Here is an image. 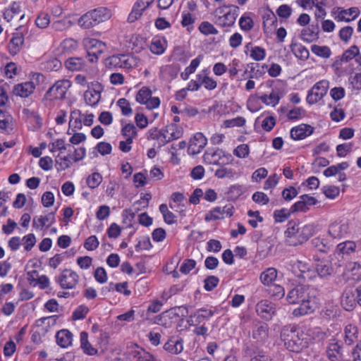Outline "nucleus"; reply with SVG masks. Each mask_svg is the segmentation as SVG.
<instances>
[{"label": "nucleus", "mask_w": 361, "mask_h": 361, "mask_svg": "<svg viewBox=\"0 0 361 361\" xmlns=\"http://www.w3.org/2000/svg\"><path fill=\"white\" fill-rule=\"evenodd\" d=\"M154 0H137L128 15V22L134 23L141 18L143 12L147 9Z\"/></svg>", "instance_id": "10"}, {"label": "nucleus", "mask_w": 361, "mask_h": 361, "mask_svg": "<svg viewBox=\"0 0 361 361\" xmlns=\"http://www.w3.org/2000/svg\"><path fill=\"white\" fill-rule=\"evenodd\" d=\"M315 270L322 279H327L334 274L332 264L328 260L319 261L315 265Z\"/></svg>", "instance_id": "21"}, {"label": "nucleus", "mask_w": 361, "mask_h": 361, "mask_svg": "<svg viewBox=\"0 0 361 361\" xmlns=\"http://www.w3.org/2000/svg\"><path fill=\"white\" fill-rule=\"evenodd\" d=\"M207 142V138L202 133H197L194 137L190 139L188 152L190 154H197L206 146Z\"/></svg>", "instance_id": "15"}, {"label": "nucleus", "mask_w": 361, "mask_h": 361, "mask_svg": "<svg viewBox=\"0 0 361 361\" xmlns=\"http://www.w3.org/2000/svg\"><path fill=\"white\" fill-rule=\"evenodd\" d=\"M348 271L351 273L352 279L355 281L361 279V265L357 262H350Z\"/></svg>", "instance_id": "49"}, {"label": "nucleus", "mask_w": 361, "mask_h": 361, "mask_svg": "<svg viewBox=\"0 0 361 361\" xmlns=\"http://www.w3.org/2000/svg\"><path fill=\"white\" fill-rule=\"evenodd\" d=\"M301 37L303 41L312 42L319 38L318 31L310 27L303 29L301 33Z\"/></svg>", "instance_id": "45"}, {"label": "nucleus", "mask_w": 361, "mask_h": 361, "mask_svg": "<svg viewBox=\"0 0 361 361\" xmlns=\"http://www.w3.org/2000/svg\"><path fill=\"white\" fill-rule=\"evenodd\" d=\"M314 305L308 298L301 301L300 306L293 310L292 314L294 317H302L308 314H311L314 312Z\"/></svg>", "instance_id": "28"}, {"label": "nucleus", "mask_w": 361, "mask_h": 361, "mask_svg": "<svg viewBox=\"0 0 361 361\" xmlns=\"http://www.w3.org/2000/svg\"><path fill=\"white\" fill-rule=\"evenodd\" d=\"M80 347L83 352L88 355H94L97 353V350L94 348L88 341V334L85 331H82L80 335Z\"/></svg>", "instance_id": "35"}, {"label": "nucleus", "mask_w": 361, "mask_h": 361, "mask_svg": "<svg viewBox=\"0 0 361 361\" xmlns=\"http://www.w3.org/2000/svg\"><path fill=\"white\" fill-rule=\"evenodd\" d=\"M148 139L157 140L159 147L165 145L166 143L170 142L168 139L164 128L158 130L157 128H152L148 131Z\"/></svg>", "instance_id": "29"}, {"label": "nucleus", "mask_w": 361, "mask_h": 361, "mask_svg": "<svg viewBox=\"0 0 361 361\" xmlns=\"http://www.w3.org/2000/svg\"><path fill=\"white\" fill-rule=\"evenodd\" d=\"M66 67L71 71H79L85 66V61L80 57H71L65 61Z\"/></svg>", "instance_id": "34"}, {"label": "nucleus", "mask_w": 361, "mask_h": 361, "mask_svg": "<svg viewBox=\"0 0 361 361\" xmlns=\"http://www.w3.org/2000/svg\"><path fill=\"white\" fill-rule=\"evenodd\" d=\"M268 329L267 324L258 322L253 327L252 338L257 341H264L268 336Z\"/></svg>", "instance_id": "30"}, {"label": "nucleus", "mask_w": 361, "mask_h": 361, "mask_svg": "<svg viewBox=\"0 0 361 361\" xmlns=\"http://www.w3.org/2000/svg\"><path fill=\"white\" fill-rule=\"evenodd\" d=\"M102 181V176L100 173L95 172L87 178V184L92 189L97 188Z\"/></svg>", "instance_id": "47"}, {"label": "nucleus", "mask_w": 361, "mask_h": 361, "mask_svg": "<svg viewBox=\"0 0 361 361\" xmlns=\"http://www.w3.org/2000/svg\"><path fill=\"white\" fill-rule=\"evenodd\" d=\"M35 89V85L33 82H25L16 85L13 92L16 96L25 98L32 94Z\"/></svg>", "instance_id": "23"}, {"label": "nucleus", "mask_w": 361, "mask_h": 361, "mask_svg": "<svg viewBox=\"0 0 361 361\" xmlns=\"http://www.w3.org/2000/svg\"><path fill=\"white\" fill-rule=\"evenodd\" d=\"M23 43L24 37L23 34L20 32L14 33L8 45L9 54L13 56L18 54L20 51Z\"/></svg>", "instance_id": "24"}, {"label": "nucleus", "mask_w": 361, "mask_h": 361, "mask_svg": "<svg viewBox=\"0 0 361 361\" xmlns=\"http://www.w3.org/2000/svg\"><path fill=\"white\" fill-rule=\"evenodd\" d=\"M307 298H309L307 288L305 286L300 285L288 291L286 296V300L290 304H295Z\"/></svg>", "instance_id": "13"}, {"label": "nucleus", "mask_w": 361, "mask_h": 361, "mask_svg": "<svg viewBox=\"0 0 361 361\" xmlns=\"http://www.w3.org/2000/svg\"><path fill=\"white\" fill-rule=\"evenodd\" d=\"M164 130L166 135H169V136H168V139H169L170 141L181 137L183 134V128L176 123H171L166 126L164 128Z\"/></svg>", "instance_id": "38"}, {"label": "nucleus", "mask_w": 361, "mask_h": 361, "mask_svg": "<svg viewBox=\"0 0 361 361\" xmlns=\"http://www.w3.org/2000/svg\"><path fill=\"white\" fill-rule=\"evenodd\" d=\"M79 276L78 274L71 269H64L59 276L56 281L63 289L74 288L78 284Z\"/></svg>", "instance_id": "9"}, {"label": "nucleus", "mask_w": 361, "mask_h": 361, "mask_svg": "<svg viewBox=\"0 0 361 361\" xmlns=\"http://www.w3.org/2000/svg\"><path fill=\"white\" fill-rule=\"evenodd\" d=\"M245 123V119L242 116H238L236 118L226 120L224 123V125L226 128H232V127H241L244 126Z\"/></svg>", "instance_id": "60"}, {"label": "nucleus", "mask_w": 361, "mask_h": 361, "mask_svg": "<svg viewBox=\"0 0 361 361\" xmlns=\"http://www.w3.org/2000/svg\"><path fill=\"white\" fill-rule=\"evenodd\" d=\"M322 190L325 196L330 199H335L340 192L339 188L334 185L324 186Z\"/></svg>", "instance_id": "55"}, {"label": "nucleus", "mask_w": 361, "mask_h": 361, "mask_svg": "<svg viewBox=\"0 0 361 361\" xmlns=\"http://www.w3.org/2000/svg\"><path fill=\"white\" fill-rule=\"evenodd\" d=\"M326 354L329 361H338L342 355L341 346L336 338L329 340Z\"/></svg>", "instance_id": "20"}, {"label": "nucleus", "mask_w": 361, "mask_h": 361, "mask_svg": "<svg viewBox=\"0 0 361 361\" xmlns=\"http://www.w3.org/2000/svg\"><path fill=\"white\" fill-rule=\"evenodd\" d=\"M152 96V91L149 87H142L137 92L135 99L140 104L147 102V99Z\"/></svg>", "instance_id": "48"}, {"label": "nucleus", "mask_w": 361, "mask_h": 361, "mask_svg": "<svg viewBox=\"0 0 361 361\" xmlns=\"http://www.w3.org/2000/svg\"><path fill=\"white\" fill-rule=\"evenodd\" d=\"M329 87V82L326 80H322L316 82L312 87L307 91L306 102L310 105L319 102L326 94Z\"/></svg>", "instance_id": "6"}, {"label": "nucleus", "mask_w": 361, "mask_h": 361, "mask_svg": "<svg viewBox=\"0 0 361 361\" xmlns=\"http://www.w3.org/2000/svg\"><path fill=\"white\" fill-rule=\"evenodd\" d=\"M235 172L231 168H226L225 166H221L215 171V176L218 178H233Z\"/></svg>", "instance_id": "51"}, {"label": "nucleus", "mask_w": 361, "mask_h": 361, "mask_svg": "<svg viewBox=\"0 0 361 361\" xmlns=\"http://www.w3.org/2000/svg\"><path fill=\"white\" fill-rule=\"evenodd\" d=\"M92 88L85 92L84 98L87 105L95 106L101 99V92L103 91L102 85L98 82L92 83Z\"/></svg>", "instance_id": "11"}, {"label": "nucleus", "mask_w": 361, "mask_h": 361, "mask_svg": "<svg viewBox=\"0 0 361 361\" xmlns=\"http://www.w3.org/2000/svg\"><path fill=\"white\" fill-rule=\"evenodd\" d=\"M315 229L316 226L312 224L300 226L294 221H290L286 232V241L290 246L302 245L314 234Z\"/></svg>", "instance_id": "1"}, {"label": "nucleus", "mask_w": 361, "mask_h": 361, "mask_svg": "<svg viewBox=\"0 0 361 361\" xmlns=\"http://www.w3.org/2000/svg\"><path fill=\"white\" fill-rule=\"evenodd\" d=\"M111 17L110 11L105 7H99L82 15L78 20V25L82 29H90Z\"/></svg>", "instance_id": "3"}, {"label": "nucleus", "mask_w": 361, "mask_h": 361, "mask_svg": "<svg viewBox=\"0 0 361 361\" xmlns=\"http://www.w3.org/2000/svg\"><path fill=\"white\" fill-rule=\"evenodd\" d=\"M256 312L264 319L269 320L275 314L276 308L272 302L267 300H262L257 304Z\"/></svg>", "instance_id": "14"}, {"label": "nucleus", "mask_w": 361, "mask_h": 361, "mask_svg": "<svg viewBox=\"0 0 361 361\" xmlns=\"http://www.w3.org/2000/svg\"><path fill=\"white\" fill-rule=\"evenodd\" d=\"M71 82L68 80L56 81L45 93L43 100L45 104L54 99L61 100L65 98L68 90L71 87Z\"/></svg>", "instance_id": "5"}, {"label": "nucleus", "mask_w": 361, "mask_h": 361, "mask_svg": "<svg viewBox=\"0 0 361 361\" xmlns=\"http://www.w3.org/2000/svg\"><path fill=\"white\" fill-rule=\"evenodd\" d=\"M291 213H293V212L291 211V209H288L283 208V209H281L279 210H276L274 212V217L275 221H276V222L285 221L286 220H287L288 219V217L290 216Z\"/></svg>", "instance_id": "52"}, {"label": "nucleus", "mask_w": 361, "mask_h": 361, "mask_svg": "<svg viewBox=\"0 0 361 361\" xmlns=\"http://www.w3.org/2000/svg\"><path fill=\"white\" fill-rule=\"evenodd\" d=\"M123 116H129L133 113L129 102L125 98H121L117 102Z\"/></svg>", "instance_id": "57"}, {"label": "nucleus", "mask_w": 361, "mask_h": 361, "mask_svg": "<svg viewBox=\"0 0 361 361\" xmlns=\"http://www.w3.org/2000/svg\"><path fill=\"white\" fill-rule=\"evenodd\" d=\"M344 342L347 345H351L358 341L359 330L355 324H348L343 330Z\"/></svg>", "instance_id": "22"}, {"label": "nucleus", "mask_w": 361, "mask_h": 361, "mask_svg": "<svg viewBox=\"0 0 361 361\" xmlns=\"http://www.w3.org/2000/svg\"><path fill=\"white\" fill-rule=\"evenodd\" d=\"M290 49L296 57L302 60H306L309 57V50L301 44H291Z\"/></svg>", "instance_id": "40"}, {"label": "nucleus", "mask_w": 361, "mask_h": 361, "mask_svg": "<svg viewBox=\"0 0 361 361\" xmlns=\"http://www.w3.org/2000/svg\"><path fill=\"white\" fill-rule=\"evenodd\" d=\"M356 250V244L354 241L347 240L339 243L336 247V252L339 255H350Z\"/></svg>", "instance_id": "37"}, {"label": "nucleus", "mask_w": 361, "mask_h": 361, "mask_svg": "<svg viewBox=\"0 0 361 361\" xmlns=\"http://www.w3.org/2000/svg\"><path fill=\"white\" fill-rule=\"evenodd\" d=\"M349 233V226L347 222L335 221L329 226L328 233L333 238H341Z\"/></svg>", "instance_id": "16"}, {"label": "nucleus", "mask_w": 361, "mask_h": 361, "mask_svg": "<svg viewBox=\"0 0 361 361\" xmlns=\"http://www.w3.org/2000/svg\"><path fill=\"white\" fill-rule=\"evenodd\" d=\"M314 132V128L308 124L302 123L290 130V137L295 140H303Z\"/></svg>", "instance_id": "18"}, {"label": "nucleus", "mask_w": 361, "mask_h": 361, "mask_svg": "<svg viewBox=\"0 0 361 361\" xmlns=\"http://www.w3.org/2000/svg\"><path fill=\"white\" fill-rule=\"evenodd\" d=\"M359 54L360 51L358 47L356 45H353L350 47V49L344 51L341 56V61L348 62L353 58L358 56Z\"/></svg>", "instance_id": "50"}, {"label": "nucleus", "mask_w": 361, "mask_h": 361, "mask_svg": "<svg viewBox=\"0 0 361 361\" xmlns=\"http://www.w3.org/2000/svg\"><path fill=\"white\" fill-rule=\"evenodd\" d=\"M249 152L250 148L246 144H241L233 150V154L241 159L247 157L249 154Z\"/></svg>", "instance_id": "61"}, {"label": "nucleus", "mask_w": 361, "mask_h": 361, "mask_svg": "<svg viewBox=\"0 0 361 361\" xmlns=\"http://www.w3.org/2000/svg\"><path fill=\"white\" fill-rule=\"evenodd\" d=\"M266 56V51L261 47H255L250 50V57L255 61L263 60Z\"/></svg>", "instance_id": "54"}, {"label": "nucleus", "mask_w": 361, "mask_h": 361, "mask_svg": "<svg viewBox=\"0 0 361 361\" xmlns=\"http://www.w3.org/2000/svg\"><path fill=\"white\" fill-rule=\"evenodd\" d=\"M50 23V18L49 14L46 13H41L35 20V24L38 27L45 28Z\"/></svg>", "instance_id": "63"}, {"label": "nucleus", "mask_w": 361, "mask_h": 361, "mask_svg": "<svg viewBox=\"0 0 361 361\" xmlns=\"http://www.w3.org/2000/svg\"><path fill=\"white\" fill-rule=\"evenodd\" d=\"M311 51L315 55L324 59L329 58L331 54V51L327 46L313 44L311 47Z\"/></svg>", "instance_id": "41"}, {"label": "nucleus", "mask_w": 361, "mask_h": 361, "mask_svg": "<svg viewBox=\"0 0 361 361\" xmlns=\"http://www.w3.org/2000/svg\"><path fill=\"white\" fill-rule=\"evenodd\" d=\"M281 338L290 351L298 353L303 348L302 340L299 337L295 326H285L281 330Z\"/></svg>", "instance_id": "4"}, {"label": "nucleus", "mask_w": 361, "mask_h": 361, "mask_svg": "<svg viewBox=\"0 0 361 361\" xmlns=\"http://www.w3.org/2000/svg\"><path fill=\"white\" fill-rule=\"evenodd\" d=\"M89 312V309L85 305L78 306L73 312L72 318L73 320L83 319Z\"/></svg>", "instance_id": "56"}, {"label": "nucleus", "mask_w": 361, "mask_h": 361, "mask_svg": "<svg viewBox=\"0 0 361 361\" xmlns=\"http://www.w3.org/2000/svg\"><path fill=\"white\" fill-rule=\"evenodd\" d=\"M233 207L231 204L226 205L225 207H216L214 208L205 216V221H210L212 220L221 219L224 217L226 214L227 216H231L233 214Z\"/></svg>", "instance_id": "17"}, {"label": "nucleus", "mask_w": 361, "mask_h": 361, "mask_svg": "<svg viewBox=\"0 0 361 361\" xmlns=\"http://www.w3.org/2000/svg\"><path fill=\"white\" fill-rule=\"evenodd\" d=\"M56 343L63 348H66L71 345L73 334L68 329H61L56 334Z\"/></svg>", "instance_id": "27"}, {"label": "nucleus", "mask_w": 361, "mask_h": 361, "mask_svg": "<svg viewBox=\"0 0 361 361\" xmlns=\"http://www.w3.org/2000/svg\"><path fill=\"white\" fill-rule=\"evenodd\" d=\"M239 8L234 5L220 6L214 10L212 21L221 27H231L234 25L238 16Z\"/></svg>", "instance_id": "2"}, {"label": "nucleus", "mask_w": 361, "mask_h": 361, "mask_svg": "<svg viewBox=\"0 0 361 361\" xmlns=\"http://www.w3.org/2000/svg\"><path fill=\"white\" fill-rule=\"evenodd\" d=\"M353 33V28L351 26H345L340 30L339 37L343 42H348L351 38Z\"/></svg>", "instance_id": "64"}, {"label": "nucleus", "mask_w": 361, "mask_h": 361, "mask_svg": "<svg viewBox=\"0 0 361 361\" xmlns=\"http://www.w3.org/2000/svg\"><path fill=\"white\" fill-rule=\"evenodd\" d=\"M83 44L88 49V55L90 57L89 60L92 63L97 61L98 56L102 54L106 49L105 43L93 38L85 39Z\"/></svg>", "instance_id": "8"}, {"label": "nucleus", "mask_w": 361, "mask_h": 361, "mask_svg": "<svg viewBox=\"0 0 361 361\" xmlns=\"http://www.w3.org/2000/svg\"><path fill=\"white\" fill-rule=\"evenodd\" d=\"M72 159L73 156L71 154L63 157L59 154L56 159V163L59 165L61 170H65L71 167Z\"/></svg>", "instance_id": "46"}, {"label": "nucleus", "mask_w": 361, "mask_h": 361, "mask_svg": "<svg viewBox=\"0 0 361 361\" xmlns=\"http://www.w3.org/2000/svg\"><path fill=\"white\" fill-rule=\"evenodd\" d=\"M269 293L271 297L275 300H280L284 297L285 289L281 286L273 283L272 285L269 286Z\"/></svg>", "instance_id": "42"}, {"label": "nucleus", "mask_w": 361, "mask_h": 361, "mask_svg": "<svg viewBox=\"0 0 361 361\" xmlns=\"http://www.w3.org/2000/svg\"><path fill=\"white\" fill-rule=\"evenodd\" d=\"M259 99L266 105L275 106L279 102L280 97L277 92L272 90L269 95L263 94L259 97Z\"/></svg>", "instance_id": "39"}, {"label": "nucleus", "mask_w": 361, "mask_h": 361, "mask_svg": "<svg viewBox=\"0 0 361 361\" xmlns=\"http://www.w3.org/2000/svg\"><path fill=\"white\" fill-rule=\"evenodd\" d=\"M216 312V309L214 310L207 307H202L197 310L190 317V319L188 320V323L190 325H192L193 323L197 324H200L205 321H208L211 317H212Z\"/></svg>", "instance_id": "12"}, {"label": "nucleus", "mask_w": 361, "mask_h": 361, "mask_svg": "<svg viewBox=\"0 0 361 361\" xmlns=\"http://www.w3.org/2000/svg\"><path fill=\"white\" fill-rule=\"evenodd\" d=\"M199 30L204 35H218V30L209 22L203 21L199 25Z\"/></svg>", "instance_id": "44"}, {"label": "nucleus", "mask_w": 361, "mask_h": 361, "mask_svg": "<svg viewBox=\"0 0 361 361\" xmlns=\"http://www.w3.org/2000/svg\"><path fill=\"white\" fill-rule=\"evenodd\" d=\"M204 288L207 291H212L217 286L219 283V279L215 276H209L204 281Z\"/></svg>", "instance_id": "58"}, {"label": "nucleus", "mask_w": 361, "mask_h": 361, "mask_svg": "<svg viewBox=\"0 0 361 361\" xmlns=\"http://www.w3.org/2000/svg\"><path fill=\"white\" fill-rule=\"evenodd\" d=\"M132 356L135 361H161L157 357L141 348L133 350Z\"/></svg>", "instance_id": "32"}, {"label": "nucleus", "mask_w": 361, "mask_h": 361, "mask_svg": "<svg viewBox=\"0 0 361 361\" xmlns=\"http://www.w3.org/2000/svg\"><path fill=\"white\" fill-rule=\"evenodd\" d=\"M164 349L173 355L180 353L183 350V339L178 337H171L164 344Z\"/></svg>", "instance_id": "25"}, {"label": "nucleus", "mask_w": 361, "mask_h": 361, "mask_svg": "<svg viewBox=\"0 0 361 361\" xmlns=\"http://www.w3.org/2000/svg\"><path fill=\"white\" fill-rule=\"evenodd\" d=\"M277 270L274 267H269L261 273L259 279L262 283L269 286L274 283L277 278Z\"/></svg>", "instance_id": "33"}, {"label": "nucleus", "mask_w": 361, "mask_h": 361, "mask_svg": "<svg viewBox=\"0 0 361 361\" xmlns=\"http://www.w3.org/2000/svg\"><path fill=\"white\" fill-rule=\"evenodd\" d=\"M149 48L153 54L158 55L164 53L165 50L164 43L159 39H153Z\"/></svg>", "instance_id": "62"}, {"label": "nucleus", "mask_w": 361, "mask_h": 361, "mask_svg": "<svg viewBox=\"0 0 361 361\" xmlns=\"http://www.w3.org/2000/svg\"><path fill=\"white\" fill-rule=\"evenodd\" d=\"M341 304L346 311H352L357 305L356 296L352 288L345 289L341 298Z\"/></svg>", "instance_id": "19"}, {"label": "nucleus", "mask_w": 361, "mask_h": 361, "mask_svg": "<svg viewBox=\"0 0 361 361\" xmlns=\"http://www.w3.org/2000/svg\"><path fill=\"white\" fill-rule=\"evenodd\" d=\"M310 243L314 248L319 252H327L329 250L326 240L320 237L313 238Z\"/></svg>", "instance_id": "43"}, {"label": "nucleus", "mask_w": 361, "mask_h": 361, "mask_svg": "<svg viewBox=\"0 0 361 361\" xmlns=\"http://www.w3.org/2000/svg\"><path fill=\"white\" fill-rule=\"evenodd\" d=\"M56 221L55 214L54 212H50L46 216H35L32 221V226L35 228H41L44 226L49 227Z\"/></svg>", "instance_id": "26"}, {"label": "nucleus", "mask_w": 361, "mask_h": 361, "mask_svg": "<svg viewBox=\"0 0 361 361\" xmlns=\"http://www.w3.org/2000/svg\"><path fill=\"white\" fill-rule=\"evenodd\" d=\"M239 25L242 30L249 32L254 27V21L249 16H242L239 20Z\"/></svg>", "instance_id": "53"}, {"label": "nucleus", "mask_w": 361, "mask_h": 361, "mask_svg": "<svg viewBox=\"0 0 361 361\" xmlns=\"http://www.w3.org/2000/svg\"><path fill=\"white\" fill-rule=\"evenodd\" d=\"M22 242L24 245V249L26 251H30L32 250V248L35 246L36 243L35 235L33 233L26 235L23 238Z\"/></svg>", "instance_id": "59"}, {"label": "nucleus", "mask_w": 361, "mask_h": 361, "mask_svg": "<svg viewBox=\"0 0 361 361\" xmlns=\"http://www.w3.org/2000/svg\"><path fill=\"white\" fill-rule=\"evenodd\" d=\"M135 65V59L126 54L114 55L106 59V66L109 68L130 69Z\"/></svg>", "instance_id": "7"}, {"label": "nucleus", "mask_w": 361, "mask_h": 361, "mask_svg": "<svg viewBox=\"0 0 361 361\" xmlns=\"http://www.w3.org/2000/svg\"><path fill=\"white\" fill-rule=\"evenodd\" d=\"M196 78L201 81V85H203L205 89L208 90H214L216 86V82L207 74V71H203L202 73L196 75Z\"/></svg>", "instance_id": "36"}, {"label": "nucleus", "mask_w": 361, "mask_h": 361, "mask_svg": "<svg viewBox=\"0 0 361 361\" xmlns=\"http://www.w3.org/2000/svg\"><path fill=\"white\" fill-rule=\"evenodd\" d=\"M360 13L359 9L356 7H352L348 9L341 10L335 19L338 21L350 22L356 18Z\"/></svg>", "instance_id": "31"}]
</instances>
